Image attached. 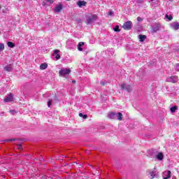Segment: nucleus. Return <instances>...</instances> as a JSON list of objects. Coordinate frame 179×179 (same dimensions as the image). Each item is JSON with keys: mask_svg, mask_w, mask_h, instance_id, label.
I'll return each mask as SVG.
<instances>
[{"mask_svg": "<svg viewBox=\"0 0 179 179\" xmlns=\"http://www.w3.org/2000/svg\"><path fill=\"white\" fill-rule=\"evenodd\" d=\"M4 71H6L7 72H12L13 71V66H12V64H8L3 67Z\"/></svg>", "mask_w": 179, "mask_h": 179, "instance_id": "nucleus-15", "label": "nucleus"}, {"mask_svg": "<svg viewBox=\"0 0 179 179\" xmlns=\"http://www.w3.org/2000/svg\"><path fill=\"white\" fill-rule=\"evenodd\" d=\"M64 8V6H62V4H58L56 6V7L53 9L54 12H55L56 13H59V12L61 11V10Z\"/></svg>", "mask_w": 179, "mask_h": 179, "instance_id": "nucleus-12", "label": "nucleus"}, {"mask_svg": "<svg viewBox=\"0 0 179 179\" xmlns=\"http://www.w3.org/2000/svg\"><path fill=\"white\" fill-rule=\"evenodd\" d=\"M114 31H120V27L118 25H116L114 28H113Z\"/></svg>", "mask_w": 179, "mask_h": 179, "instance_id": "nucleus-28", "label": "nucleus"}, {"mask_svg": "<svg viewBox=\"0 0 179 179\" xmlns=\"http://www.w3.org/2000/svg\"><path fill=\"white\" fill-rule=\"evenodd\" d=\"M79 117H83L84 120H85V118H87V115H83V113H79Z\"/></svg>", "mask_w": 179, "mask_h": 179, "instance_id": "nucleus-29", "label": "nucleus"}, {"mask_svg": "<svg viewBox=\"0 0 179 179\" xmlns=\"http://www.w3.org/2000/svg\"><path fill=\"white\" fill-rule=\"evenodd\" d=\"M48 107H51V101H48Z\"/></svg>", "mask_w": 179, "mask_h": 179, "instance_id": "nucleus-34", "label": "nucleus"}, {"mask_svg": "<svg viewBox=\"0 0 179 179\" xmlns=\"http://www.w3.org/2000/svg\"><path fill=\"white\" fill-rule=\"evenodd\" d=\"M137 20H138V22H142V20H143V19L142 17H137Z\"/></svg>", "mask_w": 179, "mask_h": 179, "instance_id": "nucleus-32", "label": "nucleus"}, {"mask_svg": "<svg viewBox=\"0 0 179 179\" xmlns=\"http://www.w3.org/2000/svg\"><path fill=\"white\" fill-rule=\"evenodd\" d=\"M97 20V15H92L88 17H87V24H93L95 21Z\"/></svg>", "mask_w": 179, "mask_h": 179, "instance_id": "nucleus-2", "label": "nucleus"}, {"mask_svg": "<svg viewBox=\"0 0 179 179\" xmlns=\"http://www.w3.org/2000/svg\"><path fill=\"white\" fill-rule=\"evenodd\" d=\"M116 118L119 121H122V113H116Z\"/></svg>", "mask_w": 179, "mask_h": 179, "instance_id": "nucleus-20", "label": "nucleus"}, {"mask_svg": "<svg viewBox=\"0 0 179 179\" xmlns=\"http://www.w3.org/2000/svg\"><path fill=\"white\" fill-rule=\"evenodd\" d=\"M0 9H1V6H0Z\"/></svg>", "mask_w": 179, "mask_h": 179, "instance_id": "nucleus-42", "label": "nucleus"}, {"mask_svg": "<svg viewBox=\"0 0 179 179\" xmlns=\"http://www.w3.org/2000/svg\"><path fill=\"white\" fill-rule=\"evenodd\" d=\"M162 29V24L156 22L151 27V33L152 34H155V33H157L159 30Z\"/></svg>", "mask_w": 179, "mask_h": 179, "instance_id": "nucleus-1", "label": "nucleus"}, {"mask_svg": "<svg viewBox=\"0 0 179 179\" xmlns=\"http://www.w3.org/2000/svg\"><path fill=\"white\" fill-rule=\"evenodd\" d=\"M46 2H48L51 5L54 3V0H46Z\"/></svg>", "mask_w": 179, "mask_h": 179, "instance_id": "nucleus-31", "label": "nucleus"}, {"mask_svg": "<svg viewBox=\"0 0 179 179\" xmlns=\"http://www.w3.org/2000/svg\"><path fill=\"white\" fill-rule=\"evenodd\" d=\"M106 54H108V55H109L110 57H111V55H114V49H110L106 50Z\"/></svg>", "mask_w": 179, "mask_h": 179, "instance_id": "nucleus-21", "label": "nucleus"}, {"mask_svg": "<svg viewBox=\"0 0 179 179\" xmlns=\"http://www.w3.org/2000/svg\"><path fill=\"white\" fill-rule=\"evenodd\" d=\"M7 45L8 47H9L10 48H13L15 47V43H13V42L11 41H8L7 43Z\"/></svg>", "mask_w": 179, "mask_h": 179, "instance_id": "nucleus-24", "label": "nucleus"}, {"mask_svg": "<svg viewBox=\"0 0 179 179\" xmlns=\"http://www.w3.org/2000/svg\"><path fill=\"white\" fill-rule=\"evenodd\" d=\"M108 15H113V12H112V11L109 12Z\"/></svg>", "mask_w": 179, "mask_h": 179, "instance_id": "nucleus-39", "label": "nucleus"}, {"mask_svg": "<svg viewBox=\"0 0 179 179\" xmlns=\"http://www.w3.org/2000/svg\"><path fill=\"white\" fill-rule=\"evenodd\" d=\"M17 146L18 149H20V150L22 149V144H17Z\"/></svg>", "mask_w": 179, "mask_h": 179, "instance_id": "nucleus-33", "label": "nucleus"}, {"mask_svg": "<svg viewBox=\"0 0 179 179\" xmlns=\"http://www.w3.org/2000/svg\"><path fill=\"white\" fill-rule=\"evenodd\" d=\"M66 48H68L69 50H72L75 48V43H73V41H66Z\"/></svg>", "mask_w": 179, "mask_h": 179, "instance_id": "nucleus-10", "label": "nucleus"}, {"mask_svg": "<svg viewBox=\"0 0 179 179\" xmlns=\"http://www.w3.org/2000/svg\"><path fill=\"white\" fill-rule=\"evenodd\" d=\"M75 82H76L75 80H73V83H75Z\"/></svg>", "mask_w": 179, "mask_h": 179, "instance_id": "nucleus-40", "label": "nucleus"}, {"mask_svg": "<svg viewBox=\"0 0 179 179\" xmlns=\"http://www.w3.org/2000/svg\"><path fill=\"white\" fill-rule=\"evenodd\" d=\"M178 110V106H174L173 107L171 108V113H176V110Z\"/></svg>", "mask_w": 179, "mask_h": 179, "instance_id": "nucleus-25", "label": "nucleus"}, {"mask_svg": "<svg viewBox=\"0 0 179 179\" xmlns=\"http://www.w3.org/2000/svg\"><path fill=\"white\" fill-rule=\"evenodd\" d=\"M43 6H45V5H47V2L43 1Z\"/></svg>", "mask_w": 179, "mask_h": 179, "instance_id": "nucleus-38", "label": "nucleus"}, {"mask_svg": "<svg viewBox=\"0 0 179 179\" xmlns=\"http://www.w3.org/2000/svg\"><path fill=\"white\" fill-rule=\"evenodd\" d=\"M59 50H55L53 52V57H55V58L58 60L61 58V56L59 54Z\"/></svg>", "mask_w": 179, "mask_h": 179, "instance_id": "nucleus-14", "label": "nucleus"}, {"mask_svg": "<svg viewBox=\"0 0 179 179\" xmlns=\"http://www.w3.org/2000/svg\"><path fill=\"white\" fill-rule=\"evenodd\" d=\"M175 70L177 71V72H179V63L175 65Z\"/></svg>", "mask_w": 179, "mask_h": 179, "instance_id": "nucleus-30", "label": "nucleus"}, {"mask_svg": "<svg viewBox=\"0 0 179 179\" xmlns=\"http://www.w3.org/2000/svg\"><path fill=\"white\" fill-rule=\"evenodd\" d=\"M87 3L85 1H78L77 2V5H78V6H79V8H82V6H86Z\"/></svg>", "mask_w": 179, "mask_h": 179, "instance_id": "nucleus-18", "label": "nucleus"}, {"mask_svg": "<svg viewBox=\"0 0 179 179\" xmlns=\"http://www.w3.org/2000/svg\"><path fill=\"white\" fill-rule=\"evenodd\" d=\"M101 85H103L104 86V85H106V83L103 81H101Z\"/></svg>", "mask_w": 179, "mask_h": 179, "instance_id": "nucleus-37", "label": "nucleus"}, {"mask_svg": "<svg viewBox=\"0 0 179 179\" xmlns=\"http://www.w3.org/2000/svg\"><path fill=\"white\" fill-rule=\"evenodd\" d=\"M122 29H124V30H131V29H132V22L127 21L124 22L122 25Z\"/></svg>", "mask_w": 179, "mask_h": 179, "instance_id": "nucleus-3", "label": "nucleus"}, {"mask_svg": "<svg viewBox=\"0 0 179 179\" xmlns=\"http://www.w3.org/2000/svg\"><path fill=\"white\" fill-rule=\"evenodd\" d=\"M12 141H16V139L13 138V139H8L7 140V142H12Z\"/></svg>", "mask_w": 179, "mask_h": 179, "instance_id": "nucleus-35", "label": "nucleus"}, {"mask_svg": "<svg viewBox=\"0 0 179 179\" xmlns=\"http://www.w3.org/2000/svg\"><path fill=\"white\" fill-rule=\"evenodd\" d=\"M121 87L122 90H127V92H129L132 90V87L131 85H128L127 84H122Z\"/></svg>", "mask_w": 179, "mask_h": 179, "instance_id": "nucleus-7", "label": "nucleus"}, {"mask_svg": "<svg viewBox=\"0 0 179 179\" xmlns=\"http://www.w3.org/2000/svg\"><path fill=\"white\" fill-rule=\"evenodd\" d=\"M166 82H169L171 83H177V82H178V77L177 76H172L166 78Z\"/></svg>", "mask_w": 179, "mask_h": 179, "instance_id": "nucleus-4", "label": "nucleus"}, {"mask_svg": "<svg viewBox=\"0 0 179 179\" xmlns=\"http://www.w3.org/2000/svg\"><path fill=\"white\" fill-rule=\"evenodd\" d=\"M20 1H22V0H20Z\"/></svg>", "mask_w": 179, "mask_h": 179, "instance_id": "nucleus-43", "label": "nucleus"}, {"mask_svg": "<svg viewBox=\"0 0 179 179\" xmlns=\"http://www.w3.org/2000/svg\"><path fill=\"white\" fill-rule=\"evenodd\" d=\"M83 45H85V43L83 42H80L78 45V51H83V48H82V47H83Z\"/></svg>", "mask_w": 179, "mask_h": 179, "instance_id": "nucleus-19", "label": "nucleus"}, {"mask_svg": "<svg viewBox=\"0 0 179 179\" xmlns=\"http://www.w3.org/2000/svg\"><path fill=\"white\" fill-rule=\"evenodd\" d=\"M10 113H11V114H15L16 112L15 110H10Z\"/></svg>", "mask_w": 179, "mask_h": 179, "instance_id": "nucleus-36", "label": "nucleus"}, {"mask_svg": "<svg viewBox=\"0 0 179 179\" xmlns=\"http://www.w3.org/2000/svg\"><path fill=\"white\" fill-rule=\"evenodd\" d=\"M48 66V64H47V63H43V64H41V66H40V69H47Z\"/></svg>", "mask_w": 179, "mask_h": 179, "instance_id": "nucleus-23", "label": "nucleus"}, {"mask_svg": "<svg viewBox=\"0 0 179 179\" xmlns=\"http://www.w3.org/2000/svg\"><path fill=\"white\" fill-rule=\"evenodd\" d=\"M170 27H171V29H173V30H178V29H179L178 22H171L170 24Z\"/></svg>", "mask_w": 179, "mask_h": 179, "instance_id": "nucleus-9", "label": "nucleus"}, {"mask_svg": "<svg viewBox=\"0 0 179 179\" xmlns=\"http://www.w3.org/2000/svg\"><path fill=\"white\" fill-rule=\"evenodd\" d=\"M139 39L141 43H143V41H145V40H146V36L145 35H139Z\"/></svg>", "mask_w": 179, "mask_h": 179, "instance_id": "nucleus-22", "label": "nucleus"}, {"mask_svg": "<svg viewBox=\"0 0 179 179\" xmlns=\"http://www.w3.org/2000/svg\"><path fill=\"white\" fill-rule=\"evenodd\" d=\"M59 73L61 76H66V75H69V73H71V69H63L59 70Z\"/></svg>", "mask_w": 179, "mask_h": 179, "instance_id": "nucleus-5", "label": "nucleus"}, {"mask_svg": "<svg viewBox=\"0 0 179 179\" xmlns=\"http://www.w3.org/2000/svg\"><path fill=\"white\" fill-rule=\"evenodd\" d=\"M164 157V156L163 155V152H159L158 154H157V157H155V159H157V160H159V162H162Z\"/></svg>", "mask_w": 179, "mask_h": 179, "instance_id": "nucleus-17", "label": "nucleus"}, {"mask_svg": "<svg viewBox=\"0 0 179 179\" xmlns=\"http://www.w3.org/2000/svg\"><path fill=\"white\" fill-rule=\"evenodd\" d=\"M66 1H71V0H66Z\"/></svg>", "mask_w": 179, "mask_h": 179, "instance_id": "nucleus-41", "label": "nucleus"}, {"mask_svg": "<svg viewBox=\"0 0 179 179\" xmlns=\"http://www.w3.org/2000/svg\"><path fill=\"white\" fill-rule=\"evenodd\" d=\"M108 118H110V120H115L117 118V113L112 112L108 114Z\"/></svg>", "mask_w": 179, "mask_h": 179, "instance_id": "nucleus-16", "label": "nucleus"}, {"mask_svg": "<svg viewBox=\"0 0 179 179\" xmlns=\"http://www.w3.org/2000/svg\"><path fill=\"white\" fill-rule=\"evenodd\" d=\"M149 178L152 179V178H156L158 177L159 174L157 173V171H149L148 174Z\"/></svg>", "mask_w": 179, "mask_h": 179, "instance_id": "nucleus-6", "label": "nucleus"}, {"mask_svg": "<svg viewBox=\"0 0 179 179\" xmlns=\"http://www.w3.org/2000/svg\"><path fill=\"white\" fill-rule=\"evenodd\" d=\"M5 103H10L13 101V94H10L7 97L4 99Z\"/></svg>", "mask_w": 179, "mask_h": 179, "instance_id": "nucleus-11", "label": "nucleus"}, {"mask_svg": "<svg viewBox=\"0 0 179 179\" xmlns=\"http://www.w3.org/2000/svg\"><path fill=\"white\" fill-rule=\"evenodd\" d=\"M3 50H5V45H3V43H0V52H1Z\"/></svg>", "mask_w": 179, "mask_h": 179, "instance_id": "nucleus-27", "label": "nucleus"}, {"mask_svg": "<svg viewBox=\"0 0 179 179\" xmlns=\"http://www.w3.org/2000/svg\"><path fill=\"white\" fill-rule=\"evenodd\" d=\"M162 177L164 179H169L171 177V171H167L162 173Z\"/></svg>", "mask_w": 179, "mask_h": 179, "instance_id": "nucleus-8", "label": "nucleus"}, {"mask_svg": "<svg viewBox=\"0 0 179 179\" xmlns=\"http://www.w3.org/2000/svg\"><path fill=\"white\" fill-rule=\"evenodd\" d=\"M165 17H166V19H168V20H169V22H171V20H173V16H172V15H169L166 14V15H165Z\"/></svg>", "mask_w": 179, "mask_h": 179, "instance_id": "nucleus-26", "label": "nucleus"}, {"mask_svg": "<svg viewBox=\"0 0 179 179\" xmlns=\"http://www.w3.org/2000/svg\"><path fill=\"white\" fill-rule=\"evenodd\" d=\"M159 153V151L157 150H152L150 151V156L152 159H155Z\"/></svg>", "mask_w": 179, "mask_h": 179, "instance_id": "nucleus-13", "label": "nucleus"}]
</instances>
